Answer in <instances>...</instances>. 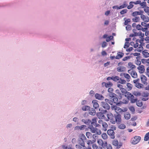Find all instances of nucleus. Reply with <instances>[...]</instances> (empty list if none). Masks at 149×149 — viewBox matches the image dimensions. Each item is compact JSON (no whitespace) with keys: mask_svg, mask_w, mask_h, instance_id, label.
Instances as JSON below:
<instances>
[{"mask_svg":"<svg viewBox=\"0 0 149 149\" xmlns=\"http://www.w3.org/2000/svg\"><path fill=\"white\" fill-rule=\"evenodd\" d=\"M102 84H104L105 86L107 88L111 87L113 85L112 83L110 81H109L107 83L103 82L102 83Z\"/></svg>","mask_w":149,"mask_h":149,"instance_id":"nucleus-21","label":"nucleus"},{"mask_svg":"<svg viewBox=\"0 0 149 149\" xmlns=\"http://www.w3.org/2000/svg\"><path fill=\"white\" fill-rule=\"evenodd\" d=\"M118 83L122 84H124L126 83V81L124 79H121L120 78V79L118 81Z\"/></svg>","mask_w":149,"mask_h":149,"instance_id":"nucleus-40","label":"nucleus"},{"mask_svg":"<svg viewBox=\"0 0 149 149\" xmlns=\"http://www.w3.org/2000/svg\"><path fill=\"white\" fill-rule=\"evenodd\" d=\"M127 89L128 91L131 90L132 88V85L130 83H128L126 85Z\"/></svg>","mask_w":149,"mask_h":149,"instance_id":"nucleus-28","label":"nucleus"},{"mask_svg":"<svg viewBox=\"0 0 149 149\" xmlns=\"http://www.w3.org/2000/svg\"><path fill=\"white\" fill-rule=\"evenodd\" d=\"M129 109L132 112H134L135 111V109L133 107L131 106L129 108Z\"/></svg>","mask_w":149,"mask_h":149,"instance_id":"nucleus-63","label":"nucleus"},{"mask_svg":"<svg viewBox=\"0 0 149 149\" xmlns=\"http://www.w3.org/2000/svg\"><path fill=\"white\" fill-rule=\"evenodd\" d=\"M149 93L147 92H144L142 94V96L144 97H148L149 96Z\"/></svg>","mask_w":149,"mask_h":149,"instance_id":"nucleus-54","label":"nucleus"},{"mask_svg":"<svg viewBox=\"0 0 149 149\" xmlns=\"http://www.w3.org/2000/svg\"><path fill=\"white\" fill-rule=\"evenodd\" d=\"M90 107L89 106L84 105L82 107V109L84 111H87L89 110Z\"/></svg>","mask_w":149,"mask_h":149,"instance_id":"nucleus-27","label":"nucleus"},{"mask_svg":"<svg viewBox=\"0 0 149 149\" xmlns=\"http://www.w3.org/2000/svg\"><path fill=\"white\" fill-rule=\"evenodd\" d=\"M123 74L124 77L127 79V81L128 82L129 81L131 78L130 76V75L126 73H124Z\"/></svg>","mask_w":149,"mask_h":149,"instance_id":"nucleus-25","label":"nucleus"},{"mask_svg":"<svg viewBox=\"0 0 149 149\" xmlns=\"http://www.w3.org/2000/svg\"><path fill=\"white\" fill-rule=\"evenodd\" d=\"M92 103L94 108L96 110L98 109L99 108V105L97 102V101L96 100H93L92 101Z\"/></svg>","mask_w":149,"mask_h":149,"instance_id":"nucleus-11","label":"nucleus"},{"mask_svg":"<svg viewBox=\"0 0 149 149\" xmlns=\"http://www.w3.org/2000/svg\"><path fill=\"white\" fill-rule=\"evenodd\" d=\"M132 77L134 78H136L137 77V73L135 72L134 71V72H133L132 74H131Z\"/></svg>","mask_w":149,"mask_h":149,"instance_id":"nucleus-32","label":"nucleus"},{"mask_svg":"<svg viewBox=\"0 0 149 149\" xmlns=\"http://www.w3.org/2000/svg\"><path fill=\"white\" fill-rule=\"evenodd\" d=\"M132 20L133 22H139L140 20V18L139 17H135L134 18H132Z\"/></svg>","mask_w":149,"mask_h":149,"instance_id":"nucleus-29","label":"nucleus"},{"mask_svg":"<svg viewBox=\"0 0 149 149\" xmlns=\"http://www.w3.org/2000/svg\"><path fill=\"white\" fill-rule=\"evenodd\" d=\"M124 117L125 119L129 120L131 117V114L129 113L126 112L124 114Z\"/></svg>","mask_w":149,"mask_h":149,"instance_id":"nucleus-22","label":"nucleus"},{"mask_svg":"<svg viewBox=\"0 0 149 149\" xmlns=\"http://www.w3.org/2000/svg\"><path fill=\"white\" fill-rule=\"evenodd\" d=\"M114 118L115 120V123H119L121 121V116L120 114H118L114 115Z\"/></svg>","mask_w":149,"mask_h":149,"instance_id":"nucleus-3","label":"nucleus"},{"mask_svg":"<svg viewBox=\"0 0 149 149\" xmlns=\"http://www.w3.org/2000/svg\"><path fill=\"white\" fill-rule=\"evenodd\" d=\"M134 84L135 86L138 88H141L143 87V85L139 83H137Z\"/></svg>","mask_w":149,"mask_h":149,"instance_id":"nucleus-30","label":"nucleus"},{"mask_svg":"<svg viewBox=\"0 0 149 149\" xmlns=\"http://www.w3.org/2000/svg\"><path fill=\"white\" fill-rule=\"evenodd\" d=\"M141 81L144 84H147V78L143 74H141Z\"/></svg>","mask_w":149,"mask_h":149,"instance_id":"nucleus-15","label":"nucleus"},{"mask_svg":"<svg viewBox=\"0 0 149 149\" xmlns=\"http://www.w3.org/2000/svg\"><path fill=\"white\" fill-rule=\"evenodd\" d=\"M134 97L132 98H130V99H129L131 101V102L132 103H134L135 102H136L137 101V98H134Z\"/></svg>","mask_w":149,"mask_h":149,"instance_id":"nucleus-31","label":"nucleus"},{"mask_svg":"<svg viewBox=\"0 0 149 149\" xmlns=\"http://www.w3.org/2000/svg\"><path fill=\"white\" fill-rule=\"evenodd\" d=\"M143 12H144L142 10L140 11H135L132 13V15L134 17H135L137 15H141V14L143 13Z\"/></svg>","mask_w":149,"mask_h":149,"instance_id":"nucleus-16","label":"nucleus"},{"mask_svg":"<svg viewBox=\"0 0 149 149\" xmlns=\"http://www.w3.org/2000/svg\"><path fill=\"white\" fill-rule=\"evenodd\" d=\"M141 18L145 22H147L149 21V17L142 14L141 15Z\"/></svg>","mask_w":149,"mask_h":149,"instance_id":"nucleus-10","label":"nucleus"},{"mask_svg":"<svg viewBox=\"0 0 149 149\" xmlns=\"http://www.w3.org/2000/svg\"><path fill=\"white\" fill-rule=\"evenodd\" d=\"M113 38V37L112 36H108L106 39V41L107 42H108L111 40Z\"/></svg>","mask_w":149,"mask_h":149,"instance_id":"nucleus-53","label":"nucleus"},{"mask_svg":"<svg viewBox=\"0 0 149 149\" xmlns=\"http://www.w3.org/2000/svg\"><path fill=\"white\" fill-rule=\"evenodd\" d=\"M116 95L113 93V92L109 93L108 96L109 97L111 98V97H115V96Z\"/></svg>","mask_w":149,"mask_h":149,"instance_id":"nucleus-38","label":"nucleus"},{"mask_svg":"<svg viewBox=\"0 0 149 149\" xmlns=\"http://www.w3.org/2000/svg\"><path fill=\"white\" fill-rule=\"evenodd\" d=\"M117 70L118 72H123L125 71L126 68L123 66H119L117 68Z\"/></svg>","mask_w":149,"mask_h":149,"instance_id":"nucleus-14","label":"nucleus"},{"mask_svg":"<svg viewBox=\"0 0 149 149\" xmlns=\"http://www.w3.org/2000/svg\"><path fill=\"white\" fill-rule=\"evenodd\" d=\"M146 75L149 77V66L146 69Z\"/></svg>","mask_w":149,"mask_h":149,"instance_id":"nucleus-64","label":"nucleus"},{"mask_svg":"<svg viewBox=\"0 0 149 149\" xmlns=\"http://www.w3.org/2000/svg\"><path fill=\"white\" fill-rule=\"evenodd\" d=\"M107 149H112V148L111 145V144H109L107 145V146H106Z\"/></svg>","mask_w":149,"mask_h":149,"instance_id":"nucleus-60","label":"nucleus"},{"mask_svg":"<svg viewBox=\"0 0 149 149\" xmlns=\"http://www.w3.org/2000/svg\"><path fill=\"white\" fill-rule=\"evenodd\" d=\"M126 127V126L124 124H121L119 126V128L121 129H123L125 128Z\"/></svg>","mask_w":149,"mask_h":149,"instance_id":"nucleus-49","label":"nucleus"},{"mask_svg":"<svg viewBox=\"0 0 149 149\" xmlns=\"http://www.w3.org/2000/svg\"><path fill=\"white\" fill-rule=\"evenodd\" d=\"M106 110H102V108H100L99 109V111L104 115L107 112Z\"/></svg>","mask_w":149,"mask_h":149,"instance_id":"nucleus-48","label":"nucleus"},{"mask_svg":"<svg viewBox=\"0 0 149 149\" xmlns=\"http://www.w3.org/2000/svg\"><path fill=\"white\" fill-rule=\"evenodd\" d=\"M95 96L96 99L99 100H102L104 99V97L102 95L98 93L95 94Z\"/></svg>","mask_w":149,"mask_h":149,"instance_id":"nucleus-18","label":"nucleus"},{"mask_svg":"<svg viewBox=\"0 0 149 149\" xmlns=\"http://www.w3.org/2000/svg\"><path fill=\"white\" fill-rule=\"evenodd\" d=\"M89 128L90 129L91 131L93 133H95L97 132V128L94 127L92 125H90Z\"/></svg>","mask_w":149,"mask_h":149,"instance_id":"nucleus-19","label":"nucleus"},{"mask_svg":"<svg viewBox=\"0 0 149 149\" xmlns=\"http://www.w3.org/2000/svg\"><path fill=\"white\" fill-rule=\"evenodd\" d=\"M95 113L96 111L94 109H93L89 111V114L91 115L94 116L95 115Z\"/></svg>","mask_w":149,"mask_h":149,"instance_id":"nucleus-33","label":"nucleus"},{"mask_svg":"<svg viewBox=\"0 0 149 149\" xmlns=\"http://www.w3.org/2000/svg\"><path fill=\"white\" fill-rule=\"evenodd\" d=\"M108 134L111 136V138L114 139L115 138L114 132L113 130H108L107 131Z\"/></svg>","mask_w":149,"mask_h":149,"instance_id":"nucleus-8","label":"nucleus"},{"mask_svg":"<svg viewBox=\"0 0 149 149\" xmlns=\"http://www.w3.org/2000/svg\"><path fill=\"white\" fill-rule=\"evenodd\" d=\"M75 147L78 149H86V148L85 146V143L76 145Z\"/></svg>","mask_w":149,"mask_h":149,"instance_id":"nucleus-12","label":"nucleus"},{"mask_svg":"<svg viewBox=\"0 0 149 149\" xmlns=\"http://www.w3.org/2000/svg\"><path fill=\"white\" fill-rule=\"evenodd\" d=\"M86 136L87 138H91V137L92 134L90 132H87L86 133Z\"/></svg>","mask_w":149,"mask_h":149,"instance_id":"nucleus-41","label":"nucleus"},{"mask_svg":"<svg viewBox=\"0 0 149 149\" xmlns=\"http://www.w3.org/2000/svg\"><path fill=\"white\" fill-rule=\"evenodd\" d=\"M134 2H131V1L129 3L130 5L128 6H127V8L128 9H130L132 8L133 7V4Z\"/></svg>","mask_w":149,"mask_h":149,"instance_id":"nucleus-46","label":"nucleus"},{"mask_svg":"<svg viewBox=\"0 0 149 149\" xmlns=\"http://www.w3.org/2000/svg\"><path fill=\"white\" fill-rule=\"evenodd\" d=\"M149 139V132L146 133L144 137V140L145 141H147Z\"/></svg>","mask_w":149,"mask_h":149,"instance_id":"nucleus-35","label":"nucleus"},{"mask_svg":"<svg viewBox=\"0 0 149 149\" xmlns=\"http://www.w3.org/2000/svg\"><path fill=\"white\" fill-rule=\"evenodd\" d=\"M144 11L149 15V7H145L144 9Z\"/></svg>","mask_w":149,"mask_h":149,"instance_id":"nucleus-42","label":"nucleus"},{"mask_svg":"<svg viewBox=\"0 0 149 149\" xmlns=\"http://www.w3.org/2000/svg\"><path fill=\"white\" fill-rule=\"evenodd\" d=\"M81 121L82 122L84 123L86 125L89 124L91 123V121L89 119L85 120L82 119Z\"/></svg>","mask_w":149,"mask_h":149,"instance_id":"nucleus-26","label":"nucleus"},{"mask_svg":"<svg viewBox=\"0 0 149 149\" xmlns=\"http://www.w3.org/2000/svg\"><path fill=\"white\" fill-rule=\"evenodd\" d=\"M136 29L138 30H141L142 28L140 24H138L136 26Z\"/></svg>","mask_w":149,"mask_h":149,"instance_id":"nucleus-59","label":"nucleus"},{"mask_svg":"<svg viewBox=\"0 0 149 149\" xmlns=\"http://www.w3.org/2000/svg\"><path fill=\"white\" fill-rule=\"evenodd\" d=\"M128 65L132 69H134L136 68L135 66L132 63H129L128 64Z\"/></svg>","mask_w":149,"mask_h":149,"instance_id":"nucleus-34","label":"nucleus"},{"mask_svg":"<svg viewBox=\"0 0 149 149\" xmlns=\"http://www.w3.org/2000/svg\"><path fill=\"white\" fill-rule=\"evenodd\" d=\"M137 68L139 72L140 73H143L145 72V69L143 65L139 66L137 67Z\"/></svg>","mask_w":149,"mask_h":149,"instance_id":"nucleus-13","label":"nucleus"},{"mask_svg":"<svg viewBox=\"0 0 149 149\" xmlns=\"http://www.w3.org/2000/svg\"><path fill=\"white\" fill-rule=\"evenodd\" d=\"M101 103L102 106L104 109L108 110L110 109V107L107 103L104 102H102Z\"/></svg>","mask_w":149,"mask_h":149,"instance_id":"nucleus-6","label":"nucleus"},{"mask_svg":"<svg viewBox=\"0 0 149 149\" xmlns=\"http://www.w3.org/2000/svg\"><path fill=\"white\" fill-rule=\"evenodd\" d=\"M107 116L108 120H110V122L112 124H115V121L112 119L113 117V116L111 113H109L108 114H107Z\"/></svg>","mask_w":149,"mask_h":149,"instance_id":"nucleus-9","label":"nucleus"},{"mask_svg":"<svg viewBox=\"0 0 149 149\" xmlns=\"http://www.w3.org/2000/svg\"><path fill=\"white\" fill-rule=\"evenodd\" d=\"M142 62L143 63H147L149 64V58L147 59H142Z\"/></svg>","mask_w":149,"mask_h":149,"instance_id":"nucleus-43","label":"nucleus"},{"mask_svg":"<svg viewBox=\"0 0 149 149\" xmlns=\"http://www.w3.org/2000/svg\"><path fill=\"white\" fill-rule=\"evenodd\" d=\"M130 19H127L124 22V24L125 25H127L129 22H130Z\"/></svg>","mask_w":149,"mask_h":149,"instance_id":"nucleus-62","label":"nucleus"},{"mask_svg":"<svg viewBox=\"0 0 149 149\" xmlns=\"http://www.w3.org/2000/svg\"><path fill=\"white\" fill-rule=\"evenodd\" d=\"M136 104L138 106L141 107L143 105V103L141 101L139 100L136 102Z\"/></svg>","mask_w":149,"mask_h":149,"instance_id":"nucleus-44","label":"nucleus"},{"mask_svg":"<svg viewBox=\"0 0 149 149\" xmlns=\"http://www.w3.org/2000/svg\"><path fill=\"white\" fill-rule=\"evenodd\" d=\"M120 79L119 77L118 76H115V77H113L112 80L115 82H117L118 81H119Z\"/></svg>","mask_w":149,"mask_h":149,"instance_id":"nucleus-36","label":"nucleus"},{"mask_svg":"<svg viewBox=\"0 0 149 149\" xmlns=\"http://www.w3.org/2000/svg\"><path fill=\"white\" fill-rule=\"evenodd\" d=\"M97 142L99 145L102 146V147L104 148H106V146H107V142H106L104 143L102 140L99 139L98 140Z\"/></svg>","mask_w":149,"mask_h":149,"instance_id":"nucleus-4","label":"nucleus"},{"mask_svg":"<svg viewBox=\"0 0 149 149\" xmlns=\"http://www.w3.org/2000/svg\"><path fill=\"white\" fill-rule=\"evenodd\" d=\"M97 115L99 119H102L105 118V116L100 112L97 113Z\"/></svg>","mask_w":149,"mask_h":149,"instance_id":"nucleus-20","label":"nucleus"},{"mask_svg":"<svg viewBox=\"0 0 149 149\" xmlns=\"http://www.w3.org/2000/svg\"><path fill=\"white\" fill-rule=\"evenodd\" d=\"M107 43L106 42L104 41L102 43V48H104L106 47L107 46Z\"/></svg>","mask_w":149,"mask_h":149,"instance_id":"nucleus-55","label":"nucleus"},{"mask_svg":"<svg viewBox=\"0 0 149 149\" xmlns=\"http://www.w3.org/2000/svg\"><path fill=\"white\" fill-rule=\"evenodd\" d=\"M131 26L130 25H128L126 27V29L127 31H130L131 30Z\"/></svg>","mask_w":149,"mask_h":149,"instance_id":"nucleus-61","label":"nucleus"},{"mask_svg":"<svg viewBox=\"0 0 149 149\" xmlns=\"http://www.w3.org/2000/svg\"><path fill=\"white\" fill-rule=\"evenodd\" d=\"M146 2L145 1L143 2L142 3H141V2L140 3H139V4L141 5V6L142 8H144L146 7Z\"/></svg>","mask_w":149,"mask_h":149,"instance_id":"nucleus-47","label":"nucleus"},{"mask_svg":"<svg viewBox=\"0 0 149 149\" xmlns=\"http://www.w3.org/2000/svg\"><path fill=\"white\" fill-rule=\"evenodd\" d=\"M109 98L110 100V103H109L110 104L112 105L113 103H116V104H118V99L117 98L115 97L113 98L109 97Z\"/></svg>","mask_w":149,"mask_h":149,"instance_id":"nucleus-5","label":"nucleus"},{"mask_svg":"<svg viewBox=\"0 0 149 149\" xmlns=\"http://www.w3.org/2000/svg\"><path fill=\"white\" fill-rule=\"evenodd\" d=\"M86 140V138L85 136L83 134H80L78 139V141L79 144H82L85 143V142Z\"/></svg>","mask_w":149,"mask_h":149,"instance_id":"nucleus-1","label":"nucleus"},{"mask_svg":"<svg viewBox=\"0 0 149 149\" xmlns=\"http://www.w3.org/2000/svg\"><path fill=\"white\" fill-rule=\"evenodd\" d=\"M130 56H127L123 58L122 59V60L123 61H125L127 60L128 59H130Z\"/></svg>","mask_w":149,"mask_h":149,"instance_id":"nucleus-58","label":"nucleus"},{"mask_svg":"<svg viewBox=\"0 0 149 149\" xmlns=\"http://www.w3.org/2000/svg\"><path fill=\"white\" fill-rule=\"evenodd\" d=\"M142 54L144 56L146 57H148L149 56V53L147 52L144 51L142 52Z\"/></svg>","mask_w":149,"mask_h":149,"instance_id":"nucleus-39","label":"nucleus"},{"mask_svg":"<svg viewBox=\"0 0 149 149\" xmlns=\"http://www.w3.org/2000/svg\"><path fill=\"white\" fill-rule=\"evenodd\" d=\"M112 144L115 146H117V149L120 148L122 146V144L121 143L118 144V141L117 140H114L112 142Z\"/></svg>","mask_w":149,"mask_h":149,"instance_id":"nucleus-7","label":"nucleus"},{"mask_svg":"<svg viewBox=\"0 0 149 149\" xmlns=\"http://www.w3.org/2000/svg\"><path fill=\"white\" fill-rule=\"evenodd\" d=\"M125 96L127 97L128 100H129L130 98H132L134 97V95H132L130 92L127 91L125 94Z\"/></svg>","mask_w":149,"mask_h":149,"instance_id":"nucleus-17","label":"nucleus"},{"mask_svg":"<svg viewBox=\"0 0 149 149\" xmlns=\"http://www.w3.org/2000/svg\"><path fill=\"white\" fill-rule=\"evenodd\" d=\"M102 138L104 139H106L107 138V134L105 133H104L102 135Z\"/></svg>","mask_w":149,"mask_h":149,"instance_id":"nucleus-51","label":"nucleus"},{"mask_svg":"<svg viewBox=\"0 0 149 149\" xmlns=\"http://www.w3.org/2000/svg\"><path fill=\"white\" fill-rule=\"evenodd\" d=\"M141 138L140 136H135L132 142V143L133 144H136L138 143L141 140Z\"/></svg>","mask_w":149,"mask_h":149,"instance_id":"nucleus-2","label":"nucleus"},{"mask_svg":"<svg viewBox=\"0 0 149 149\" xmlns=\"http://www.w3.org/2000/svg\"><path fill=\"white\" fill-rule=\"evenodd\" d=\"M124 55L123 53L119 52L117 53V54L116 57V59H119V58L122 57Z\"/></svg>","mask_w":149,"mask_h":149,"instance_id":"nucleus-23","label":"nucleus"},{"mask_svg":"<svg viewBox=\"0 0 149 149\" xmlns=\"http://www.w3.org/2000/svg\"><path fill=\"white\" fill-rule=\"evenodd\" d=\"M127 9H124L121 10L120 13L121 15H123L126 13L127 12Z\"/></svg>","mask_w":149,"mask_h":149,"instance_id":"nucleus-56","label":"nucleus"},{"mask_svg":"<svg viewBox=\"0 0 149 149\" xmlns=\"http://www.w3.org/2000/svg\"><path fill=\"white\" fill-rule=\"evenodd\" d=\"M102 126L103 127V130L105 131H107L108 127V125L107 123H106L104 122L102 123Z\"/></svg>","mask_w":149,"mask_h":149,"instance_id":"nucleus-24","label":"nucleus"},{"mask_svg":"<svg viewBox=\"0 0 149 149\" xmlns=\"http://www.w3.org/2000/svg\"><path fill=\"white\" fill-rule=\"evenodd\" d=\"M127 4L126 3H124L123 4L119 6L120 9L124 8L127 6Z\"/></svg>","mask_w":149,"mask_h":149,"instance_id":"nucleus-52","label":"nucleus"},{"mask_svg":"<svg viewBox=\"0 0 149 149\" xmlns=\"http://www.w3.org/2000/svg\"><path fill=\"white\" fill-rule=\"evenodd\" d=\"M133 94L136 96H139L141 95V93L139 91H134L133 93Z\"/></svg>","mask_w":149,"mask_h":149,"instance_id":"nucleus-37","label":"nucleus"},{"mask_svg":"<svg viewBox=\"0 0 149 149\" xmlns=\"http://www.w3.org/2000/svg\"><path fill=\"white\" fill-rule=\"evenodd\" d=\"M86 127V126L85 125H81L80 126V130H84Z\"/></svg>","mask_w":149,"mask_h":149,"instance_id":"nucleus-57","label":"nucleus"},{"mask_svg":"<svg viewBox=\"0 0 149 149\" xmlns=\"http://www.w3.org/2000/svg\"><path fill=\"white\" fill-rule=\"evenodd\" d=\"M97 118H93V119H92V122H91V124L93 125H95L94 124H95L97 122Z\"/></svg>","mask_w":149,"mask_h":149,"instance_id":"nucleus-45","label":"nucleus"},{"mask_svg":"<svg viewBox=\"0 0 149 149\" xmlns=\"http://www.w3.org/2000/svg\"><path fill=\"white\" fill-rule=\"evenodd\" d=\"M130 45V43L128 42H125L124 48H126L128 47Z\"/></svg>","mask_w":149,"mask_h":149,"instance_id":"nucleus-50","label":"nucleus"}]
</instances>
